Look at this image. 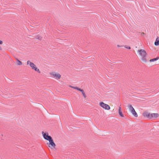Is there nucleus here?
Here are the masks:
<instances>
[{
	"label": "nucleus",
	"instance_id": "f257e3e1",
	"mask_svg": "<svg viewBox=\"0 0 159 159\" xmlns=\"http://www.w3.org/2000/svg\"><path fill=\"white\" fill-rule=\"evenodd\" d=\"M143 115L144 117H146L147 118L152 120L156 119L159 116V115L158 113H150L147 111L144 112L143 113Z\"/></svg>",
	"mask_w": 159,
	"mask_h": 159
},
{
	"label": "nucleus",
	"instance_id": "9d476101",
	"mask_svg": "<svg viewBox=\"0 0 159 159\" xmlns=\"http://www.w3.org/2000/svg\"><path fill=\"white\" fill-rule=\"evenodd\" d=\"M118 112L120 116L122 117H124V114H123L122 112V110L121 107L120 106L119 107L118 109Z\"/></svg>",
	"mask_w": 159,
	"mask_h": 159
},
{
	"label": "nucleus",
	"instance_id": "423d86ee",
	"mask_svg": "<svg viewBox=\"0 0 159 159\" xmlns=\"http://www.w3.org/2000/svg\"><path fill=\"white\" fill-rule=\"evenodd\" d=\"M100 106L103 109L106 110H109L110 109V106L103 102H100L99 103Z\"/></svg>",
	"mask_w": 159,
	"mask_h": 159
},
{
	"label": "nucleus",
	"instance_id": "2eb2a0df",
	"mask_svg": "<svg viewBox=\"0 0 159 159\" xmlns=\"http://www.w3.org/2000/svg\"><path fill=\"white\" fill-rule=\"evenodd\" d=\"M117 46L118 47H119V48H120V47H123V46H122L121 45H117Z\"/></svg>",
	"mask_w": 159,
	"mask_h": 159
},
{
	"label": "nucleus",
	"instance_id": "0eeeda50",
	"mask_svg": "<svg viewBox=\"0 0 159 159\" xmlns=\"http://www.w3.org/2000/svg\"><path fill=\"white\" fill-rule=\"evenodd\" d=\"M42 134L44 139L48 141L52 139V137L47 132H44L43 131L42 132Z\"/></svg>",
	"mask_w": 159,
	"mask_h": 159
},
{
	"label": "nucleus",
	"instance_id": "f3484780",
	"mask_svg": "<svg viewBox=\"0 0 159 159\" xmlns=\"http://www.w3.org/2000/svg\"><path fill=\"white\" fill-rule=\"evenodd\" d=\"M145 34L144 33H141V35H142L143 36V35H145Z\"/></svg>",
	"mask_w": 159,
	"mask_h": 159
},
{
	"label": "nucleus",
	"instance_id": "4468645a",
	"mask_svg": "<svg viewBox=\"0 0 159 159\" xmlns=\"http://www.w3.org/2000/svg\"><path fill=\"white\" fill-rule=\"evenodd\" d=\"M125 47L127 49H130V47L129 46H125Z\"/></svg>",
	"mask_w": 159,
	"mask_h": 159
},
{
	"label": "nucleus",
	"instance_id": "f03ea898",
	"mask_svg": "<svg viewBox=\"0 0 159 159\" xmlns=\"http://www.w3.org/2000/svg\"><path fill=\"white\" fill-rule=\"evenodd\" d=\"M138 53L140 56L141 60L142 62H146L147 61L146 56L147 53L146 51L143 49H140L138 50Z\"/></svg>",
	"mask_w": 159,
	"mask_h": 159
},
{
	"label": "nucleus",
	"instance_id": "f8f14e48",
	"mask_svg": "<svg viewBox=\"0 0 159 159\" xmlns=\"http://www.w3.org/2000/svg\"><path fill=\"white\" fill-rule=\"evenodd\" d=\"M154 44L156 46H158L159 45V37H157L154 43Z\"/></svg>",
	"mask_w": 159,
	"mask_h": 159
},
{
	"label": "nucleus",
	"instance_id": "dca6fc26",
	"mask_svg": "<svg viewBox=\"0 0 159 159\" xmlns=\"http://www.w3.org/2000/svg\"><path fill=\"white\" fill-rule=\"evenodd\" d=\"M3 43V42L2 40H0V45H2Z\"/></svg>",
	"mask_w": 159,
	"mask_h": 159
},
{
	"label": "nucleus",
	"instance_id": "1a4fd4ad",
	"mask_svg": "<svg viewBox=\"0 0 159 159\" xmlns=\"http://www.w3.org/2000/svg\"><path fill=\"white\" fill-rule=\"evenodd\" d=\"M128 107L129 111H130L132 115L135 117H137L138 115L132 106L129 105L128 106Z\"/></svg>",
	"mask_w": 159,
	"mask_h": 159
},
{
	"label": "nucleus",
	"instance_id": "39448f33",
	"mask_svg": "<svg viewBox=\"0 0 159 159\" xmlns=\"http://www.w3.org/2000/svg\"><path fill=\"white\" fill-rule=\"evenodd\" d=\"M48 142L47 143V144L50 148L52 149H55L56 144L54 142L53 140L52 139L48 141Z\"/></svg>",
	"mask_w": 159,
	"mask_h": 159
},
{
	"label": "nucleus",
	"instance_id": "a211bd4d",
	"mask_svg": "<svg viewBox=\"0 0 159 159\" xmlns=\"http://www.w3.org/2000/svg\"><path fill=\"white\" fill-rule=\"evenodd\" d=\"M2 50V48L0 46V50Z\"/></svg>",
	"mask_w": 159,
	"mask_h": 159
},
{
	"label": "nucleus",
	"instance_id": "7ed1b4c3",
	"mask_svg": "<svg viewBox=\"0 0 159 159\" xmlns=\"http://www.w3.org/2000/svg\"><path fill=\"white\" fill-rule=\"evenodd\" d=\"M27 65L29 66L32 70L37 72L39 73H41V71L39 69L34 63L31 62L30 61L28 60L27 61Z\"/></svg>",
	"mask_w": 159,
	"mask_h": 159
},
{
	"label": "nucleus",
	"instance_id": "20e7f679",
	"mask_svg": "<svg viewBox=\"0 0 159 159\" xmlns=\"http://www.w3.org/2000/svg\"><path fill=\"white\" fill-rule=\"evenodd\" d=\"M50 75L55 79L58 80L61 78V75L58 72H52L50 73Z\"/></svg>",
	"mask_w": 159,
	"mask_h": 159
},
{
	"label": "nucleus",
	"instance_id": "ddd939ff",
	"mask_svg": "<svg viewBox=\"0 0 159 159\" xmlns=\"http://www.w3.org/2000/svg\"><path fill=\"white\" fill-rule=\"evenodd\" d=\"M158 59V58L157 57V58L152 59H151L150 60V62L155 61H157V60Z\"/></svg>",
	"mask_w": 159,
	"mask_h": 159
},
{
	"label": "nucleus",
	"instance_id": "6e6552de",
	"mask_svg": "<svg viewBox=\"0 0 159 159\" xmlns=\"http://www.w3.org/2000/svg\"><path fill=\"white\" fill-rule=\"evenodd\" d=\"M69 87L71 88L76 89L79 91L81 92L84 98H85L86 97V95L83 89H81L78 88L77 87H74L73 86H72L71 85H70Z\"/></svg>",
	"mask_w": 159,
	"mask_h": 159
},
{
	"label": "nucleus",
	"instance_id": "9b49d317",
	"mask_svg": "<svg viewBox=\"0 0 159 159\" xmlns=\"http://www.w3.org/2000/svg\"><path fill=\"white\" fill-rule=\"evenodd\" d=\"M16 65L18 66H21L22 65V62L19 60L18 58H16Z\"/></svg>",
	"mask_w": 159,
	"mask_h": 159
}]
</instances>
